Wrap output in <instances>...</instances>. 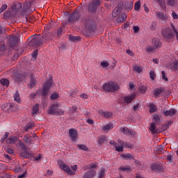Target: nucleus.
<instances>
[{
  "instance_id": "nucleus-16",
  "label": "nucleus",
  "mask_w": 178,
  "mask_h": 178,
  "mask_svg": "<svg viewBox=\"0 0 178 178\" xmlns=\"http://www.w3.org/2000/svg\"><path fill=\"white\" fill-rule=\"evenodd\" d=\"M96 174L97 172L94 169H90L84 173L82 178H93Z\"/></svg>"
},
{
  "instance_id": "nucleus-3",
  "label": "nucleus",
  "mask_w": 178,
  "mask_h": 178,
  "mask_svg": "<svg viewBox=\"0 0 178 178\" xmlns=\"http://www.w3.org/2000/svg\"><path fill=\"white\" fill-rule=\"evenodd\" d=\"M84 34L87 37H91L95 31V26L94 22H92V20L90 18L86 19L84 22Z\"/></svg>"
},
{
  "instance_id": "nucleus-31",
  "label": "nucleus",
  "mask_w": 178,
  "mask_h": 178,
  "mask_svg": "<svg viewBox=\"0 0 178 178\" xmlns=\"http://www.w3.org/2000/svg\"><path fill=\"white\" fill-rule=\"evenodd\" d=\"M121 157H122L125 160L134 159V157L133 156V155L131 154H129V153L121 154Z\"/></svg>"
},
{
  "instance_id": "nucleus-6",
  "label": "nucleus",
  "mask_w": 178,
  "mask_h": 178,
  "mask_svg": "<svg viewBox=\"0 0 178 178\" xmlns=\"http://www.w3.org/2000/svg\"><path fill=\"white\" fill-rule=\"evenodd\" d=\"M81 15L79 8H76L72 14L68 17V23L74 24L77 22L80 18Z\"/></svg>"
},
{
  "instance_id": "nucleus-20",
  "label": "nucleus",
  "mask_w": 178,
  "mask_h": 178,
  "mask_svg": "<svg viewBox=\"0 0 178 178\" xmlns=\"http://www.w3.org/2000/svg\"><path fill=\"white\" fill-rule=\"evenodd\" d=\"M155 14H156V16L159 19H160L161 21H165L168 19L167 15L164 13H163V12L156 11L155 13Z\"/></svg>"
},
{
  "instance_id": "nucleus-23",
  "label": "nucleus",
  "mask_w": 178,
  "mask_h": 178,
  "mask_svg": "<svg viewBox=\"0 0 178 178\" xmlns=\"http://www.w3.org/2000/svg\"><path fill=\"white\" fill-rule=\"evenodd\" d=\"M127 15L126 13H121L117 18L118 23H122L127 19Z\"/></svg>"
},
{
  "instance_id": "nucleus-27",
  "label": "nucleus",
  "mask_w": 178,
  "mask_h": 178,
  "mask_svg": "<svg viewBox=\"0 0 178 178\" xmlns=\"http://www.w3.org/2000/svg\"><path fill=\"white\" fill-rule=\"evenodd\" d=\"M152 44H153L152 47L158 49L161 48V41L159 40V39H156V38L152 39Z\"/></svg>"
},
{
  "instance_id": "nucleus-15",
  "label": "nucleus",
  "mask_w": 178,
  "mask_h": 178,
  "mask_svg": "<svg viewBox=\"0 0 178 178\" xmlns=\"http://www.w3.org/2000/svg\"><path fill=\"white\" fill-rule=\"evenodd\" d=\"M133 6L134 4L132 1L126 0L124 3H123V7H124L125 10L127 12L131 11Z\"/></svg>"
},
{
  "instance_id": "nucleus-48",
  "label": "nucleus",
  "mask_w": 178,
  "mask_h": 178,
  "mask_svg": "<svg viewBox=\"0 0 178 178\" xmlns=\"http://www.w3.org/2000/svg\"><path fill=\"white\" fill-rule=\"evenodd\" d=\"M156 27H157V23L156 22H152L150 26L151 31H154L155 29H156Z\"/></svg>"
},
{
  "instance_id": "nucleus-29",
  "label": "nucleus",
  "mask_w": 178,
  "mask_h": 178,
  "mask_svg": "<svg viewBox=\"0 0 178 178\" xmlns=\"http://www.w3.org/2000/svg\"><path fill=\"white\" fill-rule=\"evenodd\" d=\"M24 78H26V75H22L21 74H15V80H16L17 82L22 81Z\"/></svg>"
},
{
  "instance_id": "nucleus-51",
  "label": "nucleus",
  "mask_w": 178,
  "mask_h": 178,
  "mask_svg": "<svg viewBox=\"0 0 178 178\" xmlns=\"http://www.w3.org/2000/svg\"><path fill=\"white\" fill-rule=\"evenodd\" d=\"M158 151L160 154H163L165 152V149L162 145L158 146Z\"/></svg>"
},
{
  "instance_id": "nucleus-21",
  "label": "nucleus",
  "mask_w": 178,
  "mask_h": 178,
  "mask_svg": "<svg viewBox=\"0 0 178 178\" xmlns=\"http://www.w3.org/2000/svg\"><path fill=\"white\" fill-rule=\"evenodd\" d=\"M155 122H151L150 127L149 128V130H150L152 134H156L159 133V129L155 127Z\"/></svg>"
},
{
  "instance_id": "nucleus-25",
  "label": "nucleus",
  "mask_w": 178,
  "mask_h": 178,
  "mask_svg": "<svg viewBox=\"0 0 178 178\" xmlns=\"http://www.w3.org/2000/svg\"><path fill=\"white\" fill-rule=\"evenodd\" d=\"M149 112H150V113H154L157 111V106L155 105L154 103H150L149 104Z\"/></svg>"
},
{
  "instance_id": "nucleus-64",
  "label": "nucleus",
  "mask_w": 178,
  "mask_h": 178,
  "mask_svg": "<svg viewBox=\"0 0 178 178\" xmlns=\"http://www.w3.org/2000/svg\"><path fill=\"white\" fill-rule=\"evenodd\" d=\"M172 17L174 19H178V15L175 13V12H172Z\"/></svg>"
},
{
  "instance_id": "nucleus-26",
  "label": "nucleus",
  "mask_w": 178,
  "mask_h": 178,
  "mask_svg": "<svg viewBox=\"0 0 178 178\" xmlns=\"http://www.w3.org/2000/svg\"><path fill=\"white\" fill-rule=\"evenodd\" d=\"M166 4L168 6L175 8L178 6V0H167Z\"/></svg>"
},
{
  "instance_id": "nucleus-54",
  "label": "nucleus",
  "mask_w": 178,
  "mask_h": 178,
  "mask_svg": "<svg viewBox=\"0 0 178 178\" xmlns=\"http://www.w3.org/2000/svg\"><path fill=\"white\" fill-rule=\"evenodd\" d=\"M166 159L168 160V162L170 163H173V156L172 155H168V157H166Z\"/></svg>"
},
{
  "instance_id": "nucleus-49",
  "label": "nucleus",
  "mask_w": 178,
  "mask_h": 178,
  "mask_svg": "<svg viewBox=\"0 0 178 178\" xmlns=\"http://www.w3.org/2000/svg\"><path fill=\"white\" fill-rule=\"evenodd\" d=\"M50 99L51 100H55L56 99H58V93L54 92L51 94V96H50Z\"/></svg>"
},
{
  "instance_id": "nucleus-5",
  "label": "nucleus",
  "mask_w": 178,
  "mask_h": 178,
  "mask_svg": "<svg viewBox=\"0 0 178 178\" xmlns=\"http://www.w3.org/2000/svg\"><path fill=\"white\" fill-rule=\"evenodd\" d=\"M58 108H59V104H51V106H50L49 108V113L50 115H64V111L62 110H60Z\"/></svg>"
},
{
  "instance_id": "nucleus-55",
  "label": "nucleus",
  "mask_w": 178,
  "mask_h": 178,
  "mask_svg": "<svg viewBox=\"0 0 178 178\" xmlns=\"http://www.w3.org/2000/svg\"><path fill=\"white\" fill-rule=\"evenodd\" d=\"M101 67H108L109 66V63L105 61H103L100 63Z\"/></svg>"
},
{
  "instance_id": "nucleus-61",
  "label": "nucleus",
  "mask_w": 178,
  "mask_h": 178,
  "mask_svg": "<svg viewBox=\"0 0 178 178\" xmlns=\"http://www.w3.org/2000/svg\"><path fill=\"white\" fill-rule=\"evenodd\" d=\"M133 30H134V32H135L136 33H137L138 32H139V27L137 26H134L133 27Z\"/></svg>"
},
{
  "instance_id": "nucleus-53",
  "label": "nucleus",
  "mask_w": 178,
  "mask_h": 178,
  "mask_svg": "<svg viewBox=\"0 0 178 178\" xmlns=\"http://www.w3.org/2000/svg\"><path fill=\"white\" fill-rule=\"evenodd\" d=\"M105 176V170H101L99 172V175H98V178H104Z\"/></svg>"
},
{
  "instance_id": "nucleus-52",
  "label": "nucleus",
  "mask_w": 178,
  "mask_h": 178,
  "mask_svg": "<svg viewBox=\"0 0 178 178\" xmlns=\"http://www.w3.org/2000/svg\"><path fill=\"white\" fill-rule=\"evenodd\" d=\"M106 140V138L104 136H101L100 138L98 140V143L102 145L104 144V143Z\"/></svg>"
},
{
  "instance_id": "nucleus-30",
  "label": "nucleus",
  "mask_w": 178,
  "mask_h": 178,
  "mask_svg": "<svg viewBox=\"0 0 178 178\" xmlns=\"http://www.w3.org/2000/svg\"><path fill=\"white\" fill-rule=\"evenodd\" d=\"M151 169H152V170L154 172H160L161 170V168L160 166V165H158L156 163H154L152 165H151Z\"/></svg>"
},
{
  "instance_id": "nucleus-12",
  "label": "nucleus",
  "mask_w": 178,
  "mask_h": 178,
  "mask_svg": "<svg viewBox=\"0 0 178 178\" xmlns=\"http://www.w3.org/2000/svg\"><path fill=\"white\" fill-rule=\"evenodd\" d=\"M99 0H93L92 3L89 6V12L90 13H94L97 10V7L99 6Z\"/></svg>"
},
{
  "instance_id": "nucleus-7",
  "label": "nucleus",
  "mask_w": 178,
  "mask_h": 178,
  "mask_svg": "<svg viewBox=\"0 0 178 178\" xmlns=\"http://www.w3.org/2000/svg\"><path fill=\"white\" fill-rule=\"evenodd\" d=\"M52 84H54V81L51 79H48L45 81L44 87L42 90V95L43 97H47L49 92V88L51 87Z\"/></svg>"
},
{
  "instance_id": "nucleus-56",
  "label": "nucleus",
  "mask_w": 178,
  "mask_h": 178,
  "mask_svg": "<svg viewBox=\"0 0 178 178\" xmlns=\"http://www.w3.org/2000/svg\"><path fill=\"white\" fill-rule=\"evenodd\" d=\"M7 8V5L6 4H3L1 7L0 8V13H2Z\"/></svg>"
},
{
  "instance_id": "nucleus-37",
  "label": "nucleus",
  "mask_w": 178,
  "mask_h": 178,
  "mask_svg": "<svg viewBox=\"0 0 178 178\" xmlns=\"http://www.w3.org/2000/svg\"><path fill=\"white\" fill-rule=\"evenodd\" d=\"M156 2L159 3V6H160L161 9H165L166 6H165V0H156Z\"/></svg>"
},
{
  "instance_id": "nucleus-17",
  "label": "nucleus",
  "mask_w": 178,
  "mask_h": 178,
  "mask_svg": "<svg viewBox=\"0 0 178 178\" xmlns=\"http://www.w3.org/2000/svg\"><path fill=\"white\" fill-rule=\"evenodd\" d=\"M120 131L126 136H134L135 132L133 130H130L127 127L120 128Z\"/></svg>"
},
{
  "instance_id": "nucleus-50",
  "label": "nucleus",
  "mask_w": 178,
  "mask_h": 178,
  "mask_svg": "<svg viewBox=\"0 0 178 178\" xmlns=\"http://www.w3.org/2000/svg\"><path fill=\"white\" fill-rule=\"evenodd\" d=\"M161 79H163V80H165V82L168 81L167 75H165V73L163 71H161Z\"/></svg>"
},
{
  "instance_id": "nucleus-10",
  "label": "nucleus",
  "mask_w": 178,
  "mask_h": 178,
  "mask_svg": "<svg viewBox=\"0 0 178 178\" xmlns=\"http://www.w3.org/2000/svg\"><path fill=\"white\" fill-rule=\"evenodd\" d=\"M161 35H163V37L167 40L175 38V33H172V29L170 28L163 29V31H161Z\"/></svg>"
},
{
  "instance_id": "nucleus-62",
  "label": "nucleus",
  "mask_w": 178,
  "mask_h": 178,
  "mask_svg": "<svg viewBox=\"0 0 178 178\" xmlns=\"http://www.w3.org/2000/svg\"><path fill=\"white\" fill-rule=\"evenodd\" d=\"M0 178H11L8 174H4V175L0 176Z\"/></svg>"
},
{
  "instance_id": "nucleus-28",
  "label": "nucleus",
  "mask_w": 178,
  "mask_h": 178,
  "mask_svg": "<svg viewBox=\"0 0 178 178\" xmlns=\"http://www.w3.org/2000/svg\"><path fill=\"white\" fill-rule=\"evenodd\" d=\"M170 70L173 72L178 70V60H175L170 64Z\"/></svg>"
},
{
  "instance_id": "nucleus-13",
  "label": "nucleus",
  "mask_w": 178,
  "mask_h": 178,
  "mask_svg": "<svg viewBox=\"0 0 178 178\" xmlns=\"http://www.w3.org/2000/svg\"><path fill=\"white\" fill-rule=\"evenodd\" d=\"M68 136H70V138H72L73 142L77 141V138L79 137V134H77V131L74 129H70L68 130Z\"/></svg>"
},
{
  "instance_id": "nucleus-34",
  "label": "nucleus",
  "mask_w": 178,
  "mask_h": 178,
  "mask_svg": "<svg viewBox=\"0 0 178 178\" xmlns=\"http://www.w3.org/2000/svg\"><path fill=\"white\" fill-rule=\"evenodd\" d=\"M68 36H69L68 40H70L72 42H74L79 41L81 39V38L79 36H74V35H70Z\"/></svg>"
},
{
  "instance_id": "nucleus-11",
  "label": "nucleus",
  "mask_w": 178,
  "mask_h": 178,
  "mask_svg": "<svg viewBox=\"0 0 178 178\" xmlns=\"http://www.w3.org/2000/svg\"><path fill=\"white\" fill-rule=\"evenodd\" d=\"M8 42L10 47H11L12 49H14L15 47H17L18 44V38L14 35H12V37L9 36Z\"/></svg>"
},
{
  "instance_id": "nucleus-63",
  "label": "nucleus",
  "mask_w": 178,
  "mask_h": 178,
  "mask_svg": "<svg viewBox=\"0 0 178 178\" xmlns=\"http://www.w3.org/2000/svg\"><path fill=\"white\" fill-rule=\"evenodd\" d=\"M26 172H24V174L17 176V178H26Z\"/></svg>"
},
{
  "instance_id": "nucleus-32",
  "label": "nucleus",
  "mask_w": 178,
  "mask_h": 178,
  "mask_svg": "<svg viewBox=\"0 0 178 178\" xmlns=\"http://www.w3.org/2000/svg\"><path fill=\"white\" fill-rule=\"evenodd\" d=\"M39 111H40L39 104H35L32 108V115H34L38 113Z\"/></svg>"
},
{
  "instance_id": "nucleus-19",
  "label": "nucleus",
  "mask_w": 178,
  "mask_h": 178,
  "mask_svg": "<svg viewBox=\"0 0 178 178\" xmlns=\"http://www.w3.org/2000/svg\"><path fill=\"white\" fill-rule=\"evenodd\" d=\"M122 3H118L117 8L113 11V17H117L122 12Z\"/></svg>"
},
{
  "instance_id": "nucleus-46",
  "label": "nucleus",
  "mask_w": 178,
  "mask_h": 178,
  "mask_svg": "<svg viewBox=\"0 0 178 178\" xmlns=\"http://www.w3.org/2000/svg\"><path fill=\"white\" fill-rule=\"evenodd\" d=\"M77 147L81 150L88 152V147L86 145H77Z\"/></svg>"
},
{
  "instance_id": "nucleus-14",
  "label": "nucleus",
  "mask_w": 178,
  "mask_h": 178,
  "mask_svg": "<svg viewBox=\"0 0 178 178\" xmlns=\"http://www.w3.org/2000/svg\"><path fill=\"white\" fill-rule=\"evenodd\" d=\"M135 98H136V93H132L129 95L124 96V97H123V101H124V103L126 104H129L133 101H134Z\"/></svg>"
},
{
  "instance_id": "nucleus-44",
  "label": "nucleus",
  "mask_w": 178,
  "mask_h": 178,
  "mask_svg": "<svg viewBox=\"0 0 178 178\" xmlns=\"http://www.w3.org/2000/svg\"><path fill=\"white\" fill-rule=\"evenodd\" d=\"M162 93V90L161 88H157L154 90V96L158 97Z\"/></svg>"
},
{
  "instance_id": "nucleus-43",
  "label": "nucleus",
  "mask_w": 178,
  "mask_h": 178,
  "mask_svg": "<svg viewBox=\"0 0 178 178\" xmlns=\"http://www.w3.org/2000/svg\"><path fill=\"white\" fill-rule=\"evenodd\" d=\"M134 9H135L136 11H139L140 9V1H138L135 3V6H134Z\"/></svg>"
},
{
  "instance_id": "nucleus-1",
  "label": "nucleus",
  "mask_w": 178,
  "mask_h": 178,
  "mask_svg": "<svg viewBox=\"0 0 178 178\" xmlns=\"http://www.w3.org/2000/svg\"><path fill=\"white\" fill-rule=\"evenodd\" d=\"M8 136H9V133L5 132V136L4 138H1V142L3 143V141L6 140V143L11 144V145H14L17 142H19V147H21V149H22V152H21L22 157H24V159H29L33 156V154H32L31 152L29 151V148H27L26 145H24V143L22 141L19 140L16 136H10L9 138Z\"/></svg>"
},
{
  "instance_id": "nucleus-8",
  "label": "nucleus",
  "mask_w": 178,
  "mask_h": 178,
  "mask_svg": "<svg viewBox=\"0 0 178 178\" xmlns=\"http://www.w3.org/2000/svg\"><path fill=\"white\" fill-rule=\"evenodd\" d=\"M118 142L120 144V145H115V151L118 152H122L123 151L124 147H127V148H132V145L129 143L124 142L120 139H118Z\"/></svg>"
},
{
  "instance_id": "nucleus-4",
  "label": "nucleus",
  "mask_w": 178,
  "mask_h": 178,
  "mask_svg": "<svg viewBox=\"0 0 178 178\" xmlns=\"http://www.w3.org/2000/svg\"><path fill=\"white\" fill-rule=\"evenodd\" d=\"M102 89L108 92H115L119 90V86L115 82H108L103 85Z\"/></svg>"
},
{
  "instance_id": "nucleus-57",
  "label": "nucleus",
  "mask_w": 178,
  "mask_h": 178,
  "mask_svg": "<svg viewBox=\"0 0 178 178\" xmlns=\"http://www.w3.org/2000/svg\"><path fill=\"white\" fill-rule=\"evenodd\" d=\"M120 170L122 171L128 172L130 170V168L129 167H120Z\"/></svg>"
},
{
  "instance_id": "nucleus-2",
  "label": "nucleus",
  "mask_w": 178,
  "mask_h": 178,
  "mask_svg": "<svg viewBox=\"0 0 178 178\" xmlns=\"http://www.w3.org/2000/svg\"><path fill=\"white\" fill-rule=\"evenodd\" d=\"M49 34H45L42 37V39L40 38L38 35H33L30 37V42L29 43V46L31 48H37L42 44V42H47L49 39L48 38Z\"/></svg>"
},
{
  "instance_id": "nucleus-59",
  "label": "nucleus",
  "mask_w": 178,
  "mask_h": 178,
  "mask_svg": "<svg viewBox=\"0 0 178 178\" xmlns=\"http://www.w3.org/2000/svg\"><path fill=\"white\" fill-rule=\"evenodd\" d=\"M33 127V126L32 124H27L25 126V131H29V130H31Z\"/></svg>"
},
{
  "instance_id": "nucleus-24",
  "label": "nucleus",
  "mask_w": 178,
  "mask_h": 178,
  "mask_svg": "<svg viewBox=\"0 0 178 178\" xmlns=\"http://www.w3.org/2000/svg\"><path fill=\"white\" fill-rule=\"evenodd\" d=\"M113 128H114V125L112 124V122H108V124H106L104 127H103L102 130L105 133H107L110 130H112Z\"/></svg>"
},
{
  "instance_id": "nucleus-40",
  "label": "nucleus",
  "mask_w": 178,
  "mask_h": 178,
  "mask_svg": "<svg viewBox=\"0 0 178 178\" xmlns=\"http://www.w3.org/2000/svg\"><path fill=\"white\" fill-rule=\"evenodd\" d=\"M145 49H146V51L148 53H152V51H155V49H157L158 47H155L148 45L147 47H145Z\"/></svg>"
},
{
  "instance_id": "nucleus-39",
  "label": "nucleus",
  "mask_w": 178,
  "mask_h": 178,
  "mask_svg": "<svg viewBox=\"0 0 178 178\" xmlns=\"http://www.w3.org/2000/svg\"><path fill=\"white\" fill-rule=\"evenodd\" d=\"M14 101L17 103H21V98H19V94L18 92L14 94Z\"/></svg>"
},
{
  "instance_id": "nucleus-45",
  "label": "nucleus",
  "mask_w": 178,
  "mask_h": 178,
  "mask_svg": "<svg viewBox=\"0 0 178 178\" xmlns=\"http://www.w3.org/2000/svg\"><path fill=\"white\" fill-rule=\"evenodd\" d=\"M153 120L155 122H160L161 121V115L158 114H154Z\"/></svg>"
},
{
  "instance_id": "nucleus-18",
  "label": "nucleus",
  "mask_w": 178,
  "mask_h": 178,
  "mask_svg": "<svg viewBox=\"0 0 178 178\" xmlns=\"http://www.w3.org/2000/svg\"><path fill=\"white\" fill-rule=\"evenodd\" d=\"M98 114L100 116L104 117L105 118H110L113 116V113L110 111H104L103 110L98 111Z\"/></svg>"
},
{
  "instance_id": "nucleus-58",
  "label": "nucleus",
  "mask_w": 178,
  "mask_h": 178,
  "mask_svg": "<svg viewBox=\"0 0 178 178\" xmlns=\"http://www.w3.org/2000/svg\"><path fill=\"white\" fill-rule=\"evenodd\" d=\"M38 54V50L35 49L34 51H33V54H32L33 58H36Z\"/></svg>"
},
{
  "instance_id": "nucleus-22",
  "label": "nucleus",
  "mask_w": 178,
  "mask_h": 178,
  "mask_svg": "<svg viewBox=\"0 0 178 178\" xmlns=\"http://www.w3.org/2000/svg\"><path fill=\"white\" fill-rule=\"evenodd\" d=\"M163 115H165L166 117H172L176 113V110L175 108H170L168 111H163Z\"/></svg>"
},
{
  "instance_id": "nucleus-60",
  "label": "nucleus",
  "mask_w": 178,
  "mask_h": 178,
  "mask_svg": "<svg viewBox=\"0 0 178 178\" xmlns=\"http://www.w3.org/2000/svg\"><path fill=\"white\" fill-rule=\"evenodd\" d=\"M62 33H63L62 28H59V29H58V31H57L58 37L61 36L62 35Z\"/></svg>"
},
{
  "instance_id": "nucleus-36",
  "label": "nucleus",
  "mask_w": 178,
  "mask_h": 178,
  "mask_svg": "<svg viewBox=\"0 0 178 178\" xmlns=\"http://www.w3.org/2000/svg\"><path fill=\"white\" fill-rule=\"evenodd\" d=\"M19 8H21L20 4L13 3L12 5L13 11H14L15 13H17L19 10Z\"/></svg>"
},
{
  "instance_id": "nucleus-47",
  "label": "nucleus",
  "mask_w": 178,
  "mask_h": 178,
  "mask_svg": "<svg viewBox=\"0 0 178 178\" xmlns=\"http://www.w3.org/2000/svg\"><path fill=\"white\" fill-rule=\"evenodd\" d=\"M24 140L25 143H26L28 144V145H31V142H32V140L31 139V136L27 137V136H24Z\"/></svg>"
},
{
  "instance_id": "nucleus-9",
  "label": "nucleus",
  "mask_w": 178,
  "mask_h": 178,
  "mask_svg": "<svg viewBox=\"0 0 178 178\" xmlns=\"http://www.w3.org/2000/svg\"><path fill=\"white\" fill-rule=\"evenodd\" d=\"M58 165H59L60 168H61L63 170L65 171V172L70 175H74L76 173L74 171H72L71 168H70L69 165L64 163V162L61 160L58 161Z\"/></svg>"
},
{
  "instance_id": "nucleus-35",
  "label": "nucleus",
  "mask_w": 178,
  "mask_h": 178,
  "mask_svg": "<svg viewBox=\"0 0 178 178\" xmlns=\"http://www.w3.org/2000/svg\"><path fill=\"white\" fill-rule=\"evenodd\" d=\"M133 69H134V71H135L136 73H142L143 72L142 67L138 65H134Z\"/></svg>"
},
{
  "instance_id": "nucleus-38",
  "label": "nucleus",
  "mask_w": 178,
  "mask_h": 178,
  "mask_svg": "<svg viewBox=\"0 0 178 178\" xmlns=\"http://www.w3.org/2000/svg\"><path fill=\"white\" fill-rule=\"evenodd\" d=\"M170 27H171V29H172L173 32L175 33L176 39L178 41V31H177V29H176L175 25L172 23H170Z\"/></svg>"
},
{
  "instance_id": "nucleus-41",
  "label": "nucleus",
  "mask_w": 178,
  "mask_h": 178,
  "mask_svg": "<svg viewBox=\"0 0 178 178\" xmlns=\"http://www.w3.org/2000/svg\"><path fill=\"white\" fill-rule=\"evenodd\" d=\"M0 83H1L2 86H6L7 88L9 86V80L6 79H0Z\"/></svg>"
},
{
  "instance_id": "nucleus-33",
  "label": "nucleus",
  "mask_w": 178,
  "mask_h": 178,
  "mask_svg": "<svg viewBox=\"0 0 178 178\" xmlns=\"http://www.w3.org/2000/svg\"><path fill=\"white\" fill-rule=\"evenodd\" d=\"M37 84V81L35 77L31 76V79L30 80L29 87L30 88H33L34 86Z\"/></svg>"
},
{
  "instance_id": "nucleus-42",
  "label": "nucleus",
  "mask_w": 178,
  "mask_h": 178,
  "mask_svg": "<svg viewBox=\"0 0 178 178\" xmlns=\"http://www.w3.org/2000/svg\"><path fill=\"white\" fill-rule=\"evenodd\" d=\"M149 76L150 77L151 80L154 81L155 78L156 77V74H155L154 71L151 70L149 72Z\"/></svg>"
}]
</instances>
